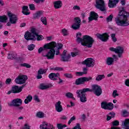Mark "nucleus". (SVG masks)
Wrapping results in <instances>:
<instances>
[{
    "instance_id": "nucleus-1",
    "label": "nucleus",
    "mask_w": 129,
    "mask_h": 129,
    "mask_svg": "<svg viewBox=\"0 0 129 129\" xmlns=\"http://www.w3.org/2000/svg\"><path fill=\"white\" fill-rule=\"evenodd\" d=\"M63 47L61 43H56L52 41L49 43L45 44L43 47H40L38 49L39 54L42 53L43 57H45L48 60H53L55 58V55L60 54V49Z\"/></svg>"
},
{
    "instance_id": "nucleus-2",
    "label": "nucleus",
    "mask_w": 129,
    "mask_h": 129,
    "mask_svg": "<svg viewBox=\"0 0 129 129\" xmlns=\"http://www.w3.org/2000/svg\"><path fill=\"white\" fill-rule=\"evenodd\" d=\"M86 92H93L96 96H100L102 94V89L100 86L97 85H92L91 89L90 88H84L81 90H78L76 91L77 97L80 98L81 102L83 103L87 101L86 98Z\"/></svg>"
},
{
    "instance_id": "nucleus-3",
    "label": "nucleus",
    "mask_w": 129,
    "mask_h": 129,
    "mask_svg": "<svg viewBox=\"0 0 129 129\" xmlns=\"http://www.w3.org/2000/svg\"><path fill=\"white\" fill-rule=\"evenodd\" d=\"M82 34L80 32L76 34V41L78 44H81L82 46L84 47H87V48H91L93 45V43L95 42V40L91 36L89 35H84L82 37Z\"/></svg>"
},
{
    "instance_id": "nucleus-4",
    "label": "nucleus",
    "mask_w": 129,
    "mask_h": 129,
    "mask_svg": "<svg viewBox=\"0 0 129 129\" xmlns=\"http://www.w3.org/2000/svg\"><path fill=\"white\" fill-rule=\"evenodd\" d=\"M24 38L27 41H36V40L37 41H42L44 39V37L42 35L37 33L35 28L31 29V32L27 31L24 35Z\"/></svg>"
},
{
    "instance_id": "nucleus-5",
    "label": "nucleus",
    "mask_w": 129,
    "mask_h": 129,
    "mask_svg": "<svg viewBox=\"0 0 129 129\" xmlns=\"http://www.w3.org/2000/svg\"><path fill=\"white\" fill-rule=\"evenodd\" d=\"M22 104H23V100H22V99L17 98L13 99L11 103L8 104V105H9V106L16 107V110H18L21 112V111L24 109V107L21 106Z\"/></svg>"
},
{
    "instance_id": "nucleus-6",
    "label": "nucleus",
    "mask_w": 129,
    "mask_h": 129,
    "mask_svg": "<svg viewBox=\"0 0 129 129\" xmlns=\"http://www.w3.org/2000/svg\"><path fill=\"white\" fill-rule=\"evenodd\" d=\"M7 15L9 18V22H8L6 24L8 27H10L12 24L15 25V24H17L18 20H19L17 15L13 14L11 12H8L7 13Z\"/></svg>"
},
{
    "instance_id": "nucleus-7",
    "label": "nucleus",
    "mask_w": 129,
    "mask_h": 129,
    "mask_svg": "<svg viewBox=\"0 0 129 129\" xmlns=\"http://www.w3.org/2000/svg\"><path fill=\"white\" fill-rule=\"evenodd\" d=\"M95 7L97 9L100 10L101 12H103V13L106 12V9L105 8V4L104 3V1L96 0Z\"/></svg>"
},
{
    "instance_id": "nucleus-8",
    "label": "nucleus",
    "mask_w": 129,
    "mask_h": 129,
    "mask_svg": "<svg viewBox=\"0 0 129 129\" xmlns=\"http://www.w3.org/2000/svg\"><path fill=\"white\" fill-rule=\"evenodd\" d=\"M109 50L112 52H115L116 54H118L119 58H122V54H123V51L124 50L123 47L121 46H117L116 48L110 47Z\"/></svg>"
},
{
    "instance_id": "nucleus-9",
    "label": "nucleus",
    "mask_w": 129,
    "mask_h": 129,
    "mask_svg": "<svg viewBox=\"0 0 129 129\" xmlns=\"http://www.w3.org/2000/svg\"><path fill=\"white\" fill-rule=\"evenodd\" d=\"M92 80V77H81L77 80H76L75 84L76 85H80L81 84H84L85 82H88V81H90Z\"/></svg>"
},
{
    "instance_id": "nucleus-10",
    "label": "nucleus",
    "mask_w": 129,
    "mask_h": 129,
    "mask_svg": "<svg viewBox=\"0 0 129 129\" xmlns=\"http://www.w3.org/2000/svg\"><path fill=\"white\" fill-rule=\"evenodd\" d=\"M27 79L28 77L26 75L19 76L16 78L15 82L17 84H24L26 83Z\"/></svg>"
},
{
    "instance_id": "nucleus-11",
    "label": "nucleus",
    "mask_w": 129,
    "mask_h": 129,
    "mask_svg": "<svg viewBox=\"0 0 129 129\" xmlns=\"http://www.w3.org/2000/svg\"><path fill=\"white\" fill-rule=\"evenodd\" d=\"M95 63V60L91 58H88L82 62V64L86 65V67H93Z\"/></svg>"
},
{
    "instance_id": "nucleus-12",
    "label": "nucleus",
    "mask_w": 129,
    "mask_h": 129,
    "mask_svg": "<svg viewBox=\"0 0 129 129\" xmlns=\"http://www.w3.org/2000/svg\"><path fill=\"white\" fill-rule=\"evenodd\" d=\"M81 25V19L80 18L76 17L75 18V23L72 25L73 30H79Z\"/></svg>"
},
{
    "instance_id": "nucleus-13",
    "label": "nucleus",
    "mask_w": 129,
    "mask_h": 129,
    "mask_svg": "<svg viewBox=\"0 0 129 129\" xmlns=\"http://www.w3.org/2000/svg\"><path fill=\"white\" fill-rule=\"evenodd\" d=\"M101 108L103 109H108V110H112L113 109V104L110 102L107 103L106 102H102L101 104Z\"/></svg>"
},
{
    "instance_id": "nucleus-14",
    "label": "nucleus",
    "mask_w": 129,
    "mask_h": 129,
    "mask_svg": "<svg viewBox=\"0 0 129 129\" xmlns=\"http://www.w3.org/2000/svg\"><path fill=\"white\" fill-rule=\"evenodd\" d=\"M25 86H26V85H23L20 87H19L18 86H13L12 88V93L16 94L22 92V90H23V89L24 87H25Z\"/></svg>"
},
{
    "instance_id": "nucleus-15",
    "label": "nucleus",
    "mask_w": 129,
    "mask_h": 129,
    "mask_svg": "<svg viewBox=\"0 0 129 129\" xmlns=\"http://www.w3.org/2000/svg\"><path fill=\"white\" fill-rule=\"evenodd\" d=\"M97 37L98 39L101 40L102 42H106L107 40H108V37H109V36L107 33H105L102 34H98Z\"/></svg>"
},
{
    "instance_id": "nucleus-16",
    "label": "nucleus",
    "mask_w": 129,
    "mask_h": 129,
    "mask_svg": "<svg viewBox=\"0 0 129 129\" xmlns=\"http://www.w3.org/2000/svg\"><path fill=\"white\" fill-rule=\"evenodd\" d=\"M98 19V15L97 13L94 11L90 12V17H89V22H92L94 20L95 21H97Z\"/></svg>"
},
{
    "instance_id": "nucleus-17",
    "label": "nucleus",
    "mask_w": 129,
    "mask_h": 129,
    "mask_svg": "<svg viewBox=\"0 0 129 129\" xmlns=\"http://www.w3.org/2000/svg\"><path fill=\"white\" fill-rule=\"evenodd\" d=\"M50 127H49V125L47 122H43L42 124L40 125V129H55V127L53 125L49 124Z\"/></svg>"
},
{
    "instance_id": "nucleus-18",
    "label": "nucleus",
    "mask_w": 129,
    "mask_h": 129,
    "mask_svg": "<svg viewBox=\"0 0 129 129\" xmlns=\"http://www.w3.org/2000/svg\"><path fill=\"white\" fill-rule=\"evenodd\" d=\"M119 125V121L115 120L111 122V129H121L120 127H116Z\"/></svg>"
},
{
    "instance_id": "nucleus-19",
    "label": "nucleus",
    "mask_w": 129,
    "mask_h": 129,
    "mask_svg": "<svg viewBox=\"0 0 129 129\" xmlns=\"http://www.w3.org/2000/svg\"><path fill=\"white\" fill-rule=\"evenodd\" d=\"M48 77L51 80L55 81L60 77V75L59 73H51L49 75Z\"/></svg>"
},
{
    "instance_id": "nucleus-20",
    "label": "nucleus",
    "mask_w": 129,
    "mask_h": 129,
    "mask_svg": "<svg viewBox=\"0 0 129 129\" xmlns=\"http://www.w3.org/2000/svg\"><path fill=\"white\" fill-rule=\"evenodd\" d=\"M55 110L57 112H62L63 111V107L61 105V101H58L55 103Z\"/></svg>"
},
{
    "instance_id": "nucleus-21",
    "label": "nucleus",
    "mask_w": 129,
    "mask_h": 129,
    "mask_svg": "<svg viewBox=\"0 0 129 129\" xmlns=\"http://www.w3.org/2000/svg\"><path fill=\"white\" fill-rule=\"evenodd\" d=\"M51 87H53V85L51 84H41L40 85L39 89L41 90H45L46 89H49V88H51Z\"/></svg>"
},
{
    "instance_id": "nucleus-22",
    "label": "nucleus",
    "mask_w": 129,
    "mask_h": 129,
    "mask_svg": "<svg viewBox=\"0 0 129 129\" xmlns=\"http://www.w3.org/2000/svg\"><path fill=\"white\" fill-rule=\"evenodd\" d=\"M118 2L119 0H109L108 6L109 8H114V7H116V4H118Z\"/></svg>"
},
{
    "instance_id": "nucleus-23",
    "label": "nucleus",
    "mask_w": 129,
    "mask_h": 129,
    "mask_svg": "<svg viewBox=\"0 0 129 129\" xmlns=\"http://www.w3.org/2000/svg\"><path fill=\"white\" fill-rule=\"evenodd\" d=\"M60 61L62 62H70L71 61V55L68 54L67 55L62 56Z\"/></svg>"
},
{
    "instance_id": "nucleus-24",
    "label": "nucleus",
    "mask_w": 129,
    "mask_h": 129,
    "mask_svg": "<svg viewBox=\"0 0 129 129\" xmlns=\"http://www.w3.org/2000/svg\"><path fill=\"white\" fill-rule=\"evenodd\" d=\"M44 15V12L40 11H37L34 15L33 19L36 20L37 19H40L41 17H43Z\"/></svg>"
},
{
    "instance_id": "nucleus-25",
    "label": "nucleus",
    "mask_w": 129,
    "mask_h": 129,
    "mask_svg": "<svg viewBox=\"0 0 129 129\" xmlns=\"http://www.w3.org/2000/svg\"><path fill=\"white\" fill-rule=\"evenodd\" d=\"M44 73H46V72H45V70L43 69H40L37 73V76H36L37 79H42V75L44 74Z\"/></svg>"
},
{
    "instance_id": "nucleus-26",
    "label": "nucleus",
    "mask_w": 129,
    "mask_h": 129,
    "mask_svg": "<svg viewBox=\"0 0 129 129\" xmlns=\"http://www.w3.org/2000/svg\"><path fill=\"white\" fill-rule=\"evenodd\" d=\"M122 126L124 129H129V119H125L124 120L122 121Z\"/></svg>"
},
{
    "instance_id": "nucleus-27",
    "label": "nucleus",
    "mask_w": 129,
    "mask_h": 129,
    "mask_svg": "<svg viewBox=\"0 0 129 129\" xmlns=\"http://www.w3.org/2000/svg\"><path fill=\"white\" fill-rule=\"evenodd\" d=\"M8 22V17L6 15L0 16V22L1 23H7ZM3 28V25L0 24V29Z\"/></svg>"
},
{
    "instance_id": "nucleus-28",
    "label": "nucleus",
    "mask_w": 129,
    "mask_h": 129,
    "mask_svg": "<svg viewBox=\"0 0 129 129\" xmlns=\"http://www.w3.org/2000/svg\"><path fill=\"white\" fill-rule=\"evenodd\" d=\"M62 2L61 1H55L54 3V7L56 10L61 9L62 8Z\"/></svg>"
},
{
    "instance_id": "nucleus-29",
    "label": "nucleus",
    "mask_w": 129,
    "mask_h": 129,
    "mask_svg": "<svg viewBox=\"0 0 129 129\" xmlns=\"http://www.w3.org/2000/svg\"><path fill=\"white\" fill-rule=\"evenodd\" d=\"M22 14L28 16L31 14L30 12H29V7L28 6H23L22 7Z\"/></svg>"
},
{
    "instance_id": "nucleus-30",
    "label": "nucleus",
    "mask_w": 129,
    "mask_h": 129,
    "mask_svg": "<svg viewBox=\"0 0 129 129\" xmlns=\"http://www.w3.org/2000/svg\"><path fill=\"white\" fill-rule=\"evenodd\" d=\"M106 64L108 66L112 65L113 62H114V59L111 57H108L106 59Z\"/></svg>"
},
{
    "instance_id": "nucleus-31",
    "label": "nucleus",
    "mask_w": 129,
    "mask_h": 129,
    "mask_svg": "<svg viewBox=\"0 0 129 129\" xmlns=\"http://www.w3.org/2000/svg\"><path fill=\"white\" fill-rule=\"evenodd\" d=\"M32 99L33 97L30 95H28V96L26 97V98L24 100V103H25V104H28L29 102H31L32 101Z\"/></svg>"
},
{
    "instance_id": "nucleus-32",
    "label": "nucleus",
    "mask_w": 129,
    "mask_h": 129,
    "mask_svg": "<svg viewBox=\"0 0 129 129\" xmlns=\"http://www.w3.org/2000/svg\"><path fill=\"white\" fill-rule=\"evenodd\" d=\"M36 116L38 117V118H43V117H45V114L43 112H37Z\"/></svg>"
},
{
    "instance_id": "nucleus-33",
    "label": "nucleus",
    "mask_w": 129,
    "mask_h": 129,
    "mask_svg": "<svg viewBox=\"0 0 129 129\" xmlns=\"http://www.w3.org/2000/svg\"><path fill=\"white\" fill-rule=\"evenodd\" d=\"M104 78H105V76H104V75H99L96 78V81H100L102 80V79H104Z\"/></svg>"
},
{
    "instance_id": "nucleus-34",
    "label": "nucleus",
    "mask_w": 129,
    "mask_h": 129,
    "mask_svg": "<svg viewBox=\"0 0 129 129\" xmlns=\"http://www.w3.org/2000/svg\"><path fill=\"white\" fill-rule=\"evenodd\" d=\"M66 96L68 97V98H72L74 100H75V98L73 97V94L71 92H68L66 94Z\"/></svg>"
},
{
    "instance_id": "nucleus-35",
    "label": "nucleus",
    "mask_w": 129,
    "mask_h": 129,
    "mask_svg": "<svg viewBox=\"0 0 129 129\" xmlns=\"http://www.w3.org/2000/svg\"><path fill=\"white\" fill-rule=\"evenodd\" d=\"M40 20L41 21L43 25H44L45 26H47V18L46 17H42L40 19Z\"/></svg>"
},
{
    "instance_id": "nucleus-36",
    "label": "nucleus",
    "mask_w": 129,
    "mask_h": 129,
    "mask_svg": "<svg viewBox=\"0 0 129 129\" xmlns=\"http://www.w3.org/2000/svg\"><path fill=\"white\" fill-rule=\"evenodd\" d=\"M35 47L36 46L34 44H31L27 46L28 50H29V51H33V50L35 49Z\"/></svg>"
},
{
    "instance_id": "nucleus-37",
    "label": "nucleus",
    "mask_w": 129,
    "mask_h": 129,
    "mask_svg": "<svg viewBox=\"0 0 129 129\" xmlns=\"http://www.w3.org/2000/svg\"><path fill=\"white\" fill-rule=\"evenodd\" d=\"M67 125L66 124H62L61 123H58L57 124V127L58 129H63L64 127H66Z\"/></svg>"
},
{
    "instance_id": "nucleus-38",
    "label": "nucleus",
    "mask_w": 129,
    "mask_h": 129,
    "mask_svg": "<svg viewBox=\"0 0 129 129\" xmlns=\"http://www.w3.org/2000/svg\"><path fill=\"white\" fill-rule=\"evenodd\" d=\"M76 120V116H73V117H72L71 118V119L69 120V121L68 122V124H69V125H70V124H71V123L72 122V121H74V120Z\"/></svg>"
},
{
    "instance_id": "nucleus-39",
    "label": "nucleus",
    "mask_w": 129,
    "mask_h": 129,
    "mask_svg": "<svg viewBox=\"0 0 129 129\" xmlns=\"http://www.w3.org/2000/svg\"><path fill=\"white\" fill-rule=\"evenodd\" d=\"M129 114V113L128 111H127L126 110H122V116H124V117L127 116Z\"/></svg>"
},
{
    "instance_id": "nucleus-40",
    "label": "nucleus",
    "mask_w": 129,
    "mask_h": 129,
    "mask_svg": "<svg viewBox=\"0 0 129 129\" xmlns=\"http://www.w3.org/2000/svg\"><path fill=\"white\" fill-rule=\"evenodd\" d=\"M112 19H113V15L111 14L106 18L107 23L111 22L112 21Z\"/></svg>"
},
{
    "instance_id": "nucleus-41",
    "label": "nucleus",
    "mask_w": 129,
    "mask_h": 129,
    "mask_svg": "<svg viewBox=\"0 0 129 129\" xmlns=\"http://www.w3.org/2000/svg\"><path fill=\"white\" fill-rule=\"evenodd\" d=\"M71 54L72 57H76V56H78V55H79V51L77 50L75 52H72Z\"/></svg>"
},
{
    "instance_id": "nucleus-42",
    "label": "nucleus",
    "mask_w": 129,
    "mask_h": 129,
    "mask_svg": "<svg viewBox=\"0 0 129 129\" xmlns=\"http://www.w3.org/2000/svg\"><path fill=\"white\" fill-rule=\"evenodd\" d=\"M21 67H26V68H31V66L27 63H23L20 64Z\"/></svg>"
},
{
    "instance_id": "nucleus-43",
    "label": "nucleus",
    "mask_w": 129,
    "mask_h": 129,
    "mask_svg": "<svg viewBox=\"0 0 129 129\" xmlns=\"http://www.w3.org/2000/svg\"><path fill=\"white\" fill-rule=\"evenodd\" d=\"M76 74L77 76H82V75H84V74H87V72H78L76 73Z\"/></svg>"
},
{
    "instance_id": "nucleus-44",
    "label": "nucleus",
    "mask_w": 129,
    "mask_h": 129,
    "mask_svg": "<svg viewBox=\"0 0 129 129\" xmlns=\"http://www.w3.org/2000/svg\"><path fill=\"white\" fill-rule=\"evenodd\" d=\"M8 59H10L11 60H13V59H16V56L14 54H8Z\"/></svg>"
},
{
    "instance_id": "nucleus-45",
    "label": "nucleus",
    "mask_w": 129,
    "mask_h": 129,
    "mask_svg": "<svg viewBox=\"0 0 129 129\" xmlns=\"http://www.w3.org/2000/svg\"><path fill=\"white\" fill-rule=\"evenodd\" d=\"M61 33L63 36H67L68 35V31L66 29H63L61 30Z\"/></svg>"
},
{
    "instance_id": "nucleus-46",
    "label": "nucleus",
    "mask_w": 129,
    "mask_h": 129,
    "mask_svg": "<svg viewBox=\"0 0 129 129\" xmlns=\"http://www.w3.org/2000/svg\"><path fill=\"white\" fill-rule=\"evenodd\" d=\"M111 37L112 38V40L113 42H114V43H115V42H116V41H117L116 37H115V34H112L111 35Z\"/></svg>"
},
{
    "instance_id": "nucleus-47",
    "label": "nucleus",
    "mask_w": 129,
    "mask_h": 129,
    "mask_svg": "<svg viewBox=\"0 0 129 129\" xmlns=\"http://www.w3.org/2000/svg\"><path fill=\"white\" fill-rule=\"evenodd\" d=\"M119 94H117V90H114L112 93V96L114 98L116 97V96H118Z\"/></svg>"
},
{
    "instance_id": "nucleus-48",
    "label": "nucleus",
    "mask_w": 129,
    "mask_h": 129,
    "mask_svg": "<svg viewBox=\"0 0 129 129\" xmlns=\"http://www.w3.org/2000/svg\"><path fill=\"white\" fill-rule=\"evenodd\" d=\"M64 77L67 78H73V76H72V74H71L67 73L64 74Z\"/></svg>"
},
{
    "instance_id": "nucleus-49",
    "label": "nucleus",
    "mask_w": 129,
    "mask_h": 129,
    "mask_svg": "<svg viewBox=\"0 0 129 129\" xmlns=\"http://www.w3.org/2000/svg\"><path fill=\"white\" fill-rule=\"evenodd\" d=\"M29 9L31 11H35L36 8L35 7V5L32 4L29 5Z\"/></svg>"
},
{
    "instance_id": "nucleus-50",
    "label": "nucleus",
    "mask_w": 129,
    "mask_h": 129,
    "mask_svg": "<svg viewBox=\"0 0 129 129\" xmlns=\"http://www.w3.org/2000/svg\"><path fill=\"white\" fill-rule=\"evenodd\" d=\"M33 99L35 100V101H36V102H40V99H39V97L37 95L34 96Z\"/></svg>"
},
{
    "instance_id": "nucleus-51",
    "label": "nucleus",
    "mask_w": 129,
    "mask_h": 129,
    "mask_svg": "<svg viewBox=\"0 0 129 129\" xmlns=\"http://www.w3.org/2000/svg\"><path fill=\"white\" fill-rule=\"evenodd\" d=\"M108 115L112 118H114V116H115V113L114 112H111L109 113Z\"/></svg>"
},
{
    "instance_id": "nucleus-52",
    "label": "nucleus",
    "mask_w": 129,
    "mask_h": 129,
    "mask_svg": "<svg viewBox=\"0 0 129 129\" xmlns=\"http://www.w3.org/2000/svg\"><path fill=\"white\" fill-rule=\"evenodd\" d=\"M34 2L36 3V4H41L44 3L45 0H34Z\"/></svg>"
},
{
    "instance_id": "nucleus-53",
    "label": "nucleus",
    "mask_w": 129,
    "mask_h": 129,
    "mask_svg": "<svg viewBox=\"0 0 129 129\" xmlns=\"http://www.w3.org/2000/svg\"><path fill=\"white\" fill-rule=\"evenodd\" d=\"M53 70L56 71H62L63 68H60V67H56L53 69Z\"/></svg>"
},
{
    "instance_id": "nucleus-54",
    "label": "nucleus",
    "mask_w": 129,
    "mask_h": 129,
    "mask_svg": "<svg viewBox=\"0 0 129 129\" xmlns=\"http://www.w3.org/2000/svg\"><path fill=\"white\" fill-rule=\"evenodd\" d=\"M60 119L61 120H67L68 119V118H67V116L65 115H62L60 117Z\"/></svg>"
},
{
    "instance_id": "nucleus-55",
    "label": "nucleus",
    "mask_w": 129,
    "mask_h": 129,
    "mask_svg": "<svg viewBox=\"0 0 129 129\" xmlns=\"http://www.w3.org/2000/svg\"><path fill=\"white\" fill-rule=\"evenodd\" d=\"M73 9L74 11L76 10H77L78 11H80V7L78 6H74Z\"/></svg>"
},
{
    "instance_id": "nucleus-56",
    "label": "nucleus",
    "mask_w": 129,
    "mask_h": 129,
    "mask_svg": "<svg viewBox=\"0 0 129 129\" xmlns=\"http://www.w3.org/2000/svg\"><path fill=\"white\" fill-rule=\"evenodd\" d=\"M30 126L28 124H25L22 127V129H30Z\"/></svg>"
},
{
    "instance_id": "nucleus-57",
    "label": "nucleus",
    "mask_w": 129,
    "mask_h": 129,
    "mask_svg": "<svg viewBox=\"0 0 129 129\" xmlns=\"http://www.w3.org/2000/svg\"><path fill=\"white\" fill-rule=\"evenodd\" d=\"M11 82H12V79H7L6 81V84H10V83H11Z\"/></svg>"
},
{
    "instance_id": "nucleus-58",
    "label": "nucleus",
    "mask_w": 129,
    "mask_h": 129,
    "mask_svg": "<svg viewBox=\"0 0 129 129\" xmlns=\"http://www.w3.org/2000/svg\"><path fill=\"white\" fill-rule=\"evenodd\" d=\"M81 118L82 120H85V119H86V115H85V114H83L81 115Z\"/></svg>"
},
{
    "instance_id": "nucleus-59",
    "label": "nucleus",
    "mask_w": 129,
    "mask_h": 129,
    "mask_svg": "<svg viewBox=\"0 0 129 129\" xmlns=\"http://www.w3.org/2000/svg\"><path fill=\"white\" fill-rule=\"evenodd\" d=\"M112 57L114 61H117L118 60V57L115 54L113 55Z\"/></svg>"
},
{
    "instance_id": "nucleus-60",
    "label": "nucleus",
    "mask_w": 129,
    "mask_h": 129,
    "mask_svg": "<svg viewBox=\"0 0 129 129\" xmlns=\"http://www.w3.org/2000/svg\"><path fill=\"white\" fill-rule=\"evenodd\" d=\"M66 54H67V50H64L62 54H61L60 56L62 57V56H66Z\"/></svg>"
},
{
    "instance_id": "nucleus-61",
    "label": "nucleus",
    "mask_w": 129,
    "mask_h": 129,
    "mask_svg": "<svg viewBox=\"0 0 129 129\" xmlns=\"http://www.w3.org/2000/svg\"><path fill=\"white\" fill-rule=\"evenodd\" d=\"M125 85H126V86L129 87V79L126 80L125 81Z\"/></svg>"
},
{
    "instance_id": "nucleus-62",
    "label": "nucleus",
    "mask_w": 129,
    "mask_h": 129,
    "mask_svg": "<svg viewBox=\"0 0 129 129\" xmlns=\"http://www.w3.org/2000/svg\"><path fill=\"white\" fill-rule=\"evenodd\" d=\"M26 26V23H23L20 24V28H24V27Z\"/></svg>"
},
{
    "instance_id": "nucleus-63",
    "label": "nucleus",
    "mask_w": 129,
    "mask_h": 129,
    "mask_svg": "<svg viewBox=\"0 0 129 129\" xmlns=\"http://www.w3.org/2000/svg\"><path fill=\"white\" fill-rule=\"evenodd\" d=\"M120 4L122 5V6H125V2L124 1V0H121Z\"/></svg>"
},
{
    "instance_id": "nucleus-64",
    "label": "nucleus",
    "mask_w": 129,
    "mask_h": 129,
    "mask_svg": "<svg viewBox=\"0 0 129 129\" xmlns=\"http://www.w3.org/2000/svg\"><path fill=\"white\" fill-rule=\"evenodd\" d=\"M5 3H4V1L3 0H0V6L1 7H4Z\"/></svg>"
}]
</instances>
